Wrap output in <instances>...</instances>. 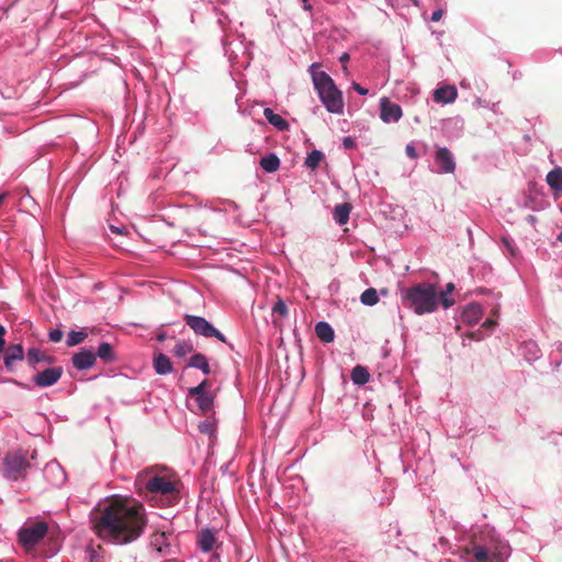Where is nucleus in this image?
<instances>
[{"label": "nucleus", "mask_w": 562, "mask_h": 562, "mask_svg": "<svg viewBox=\"0 0 562 562\" xmlns=\"http://www.w3.org/2000/svg\"><path fill=\"white\" fill-rule=\"evenodd\" d=\"M145 526L144 506L121 498L110 501L93 519L95 533L114 544L133 542L143 533Z\"/></svg>", "instance_id": "f257e3e1"}, {"label": "nucleus", "mask_w": 562, "mask_h": 562, "mask_svg": "<svg viewBox=\"0 0 562 562\" xmlns=\"http://www.w3.org/2000/svg\"><path fill=\"white\" fill-rule=\"evenodd\" d=\"M317 63L311 65L310 70L314 88L326 110L334 114L344 112L342 93L335 85L331 77L325 71H317Z\"/></svg>", "instance_id": "f03ea898"}, {"label": "nucleus", "mask_w": 562, "mask_h": 562, "mask_svg": "<svg viewBox=\"0 0 562 562\" xmlns=\"http://www.w3.org/2000/svg\"><path fill=\"white\" fill-rule=\"evenodd\" d=\"M402 299L418 315L432 313L439 305L438 291L431 283H418L405 289Z\"/></svg>", "instance_id": "7ed1b4c3"}, {"label": "nucleus", "mask_w": 562, "mask_h": 562, "mask_svg": "<svg viewBox=\"0 0 562 562\" xmlns=\"http://www.w3.org/2000/svg\"><path fill=\"white\" fill-rule=\"evenodd\" d=\"M31 467L22 451L9 452L3 458L1 472L4 477L13 481L26 477V471Z\"/></svg>", "instance_id": "20e7f679"}, {"label": "nucleus", "mask_w": 562, "mask_h": 562, "mask_svg": "<svg viewBox=\"0 0 562 562\" xmlns=\"http://www.w3.org/2000/svg\"><path fill=\"white\" fill-rule=\"evenodd\" d=\"M48 526L44 521H36L22 527L19 531V542L26 550L33 549L47 535Z\"/></svg>", "instance_id": "39448f33"}, {"label": "nucleus", "mask_w": 562, "mask_h": 562, "mask_svg": "<svg viewBox=\"0 0 562 562\" xmlns=\"http://www.w3.org/2000/svg\"><path fill=\"white\" fill-rule=\"evenodd\" d=\"M186 324L196 334L206 338L215 337L220 341L225 342V336L217 330L210 322L204 317L189 315L184 316Z\"/></svg>", "instance_id": "423d86ee"}, {"label": "nucleus", "mask_w": 562, "mask_h": 562, "mask_svg": "<svg viewBox=\"0 0 562 562\" xmlns=\"http://www.w3.org/2000/svg\"><path fill=\"white\" fill-rule=\"evenodd\" d=\"M472 553L475 562H503L507 555V548L506 546L490 548L475 544L472 548Z\"/></svg>", "instance_id": "0eeeda50"}, {"label": "nucleus", "mask_w": 562, "mask_h": 562, "mask_svg": "<svg viewBox=\"0 0 562 562\" xmlns=\"http://www.w3.org/2000/svg\"><path fill=\"white\" fill-rule=\"evenodd\" d=\"M146 490L154 495L173 496L177 493L176 481L160 475L150 477Z\"/></svg>", "instance_id": "6e6552de"}, {"label": "nucleus", "mask_w": 562, "mask_h": 562, "mask_svg": "<svg viewBox=\"0 0 562 562\" xmlns=\"http://www.w3.org/2000/svg\"><path fill=\"white\" fill-rule=\"evenodd\" d=\"M211 384L207 379H204L198 386L191 387L189 394L196 400L199 408L206 413L213 407V396L206 391Z\"/></svg>", "instance_id": "1a4fd4ad"}, {"label": "nucleus", "mask_w": 562, "mask_h": 562, "mask_svg": "<svg viewBox=\"0 0 562 562\" xmlns=\"http://www.w3.org/2000/svg\"><path fill=\"white\" fill-rule=\"evenodd\" d=\"M63 375L61 367L47 368L33 376L34 383L40 387L52 386L59 381Z\"/></svg>", "instance_id": "9d476101"}, {"label": "nucleus", "mask_w": 562, "mask_h": 562, "mask_svg": "<svg viewBox=\"0 0 562 562\" xmlns=\"http://www.w3.org/2000/svg\"><path fill=\"white\" fill-rule=\"evenodd\" d=\"M380 105V117L384 123L397 122L403 115L401 106L391 102L387 98H382Z\"/></svg>", "instance_id": "9b49d317"}, {"label": "nucleus", "mask_w": 562, "mask_h": 562, "mask_svg": "<svg viewBox=\"0 0 562 562\" xmlns=\"http://www.w3.org/2000/svg\"><path fill=\"white\" fill-rule=\"evenodd\" d=\"M436 162L440 165V171L443 173H453L456 161L452 153L446 147H439L435 155Z\"/></svg>", "instance_id": "f8f14e48"}, {"label": "nucleus", "mask_w": 562, "mask_h": 562, "mask_svg": "<svg viewBox=\"0 0 562 562\" xmlns=\"http://www.w3.org/2000/svg\"><path fill=\"white\" fill-rule=\"evenodd\" d=\"M97 356L93 351L82 349L72 356V364L78 370H88L95 363Z\"/></svg>", "instance_id": "ddd939ff"}, {"label": "nucleus", "mask_w": 562, "mask_h": 562, "mask_svg": "<svg viewBox=\"0 0 562 562\" xmlns=\"http://www.w3.org/2000/svg\"><path fill=\"white\" fill-rule=\"evenodd\" d=\"M458 95V91L454 86H443L434 91V100L437 103H452Z\"/></svg>", "instance_id": "4468645a"}, {"label": "nucleus", "mask_w": 562, "mask_h": 562, "mask_svg": "<svg viewBox=\"0 0 562 562\" xmlns=\"http://www.w3.org/2000/svg\"><path fill=\"white\" fill-rule=\"evenodd\" d=\"M483 315V311L480 304L471 303L465 306L462 312V321L469 325L476 324Z\"/></svg>", "instance_id": "2eb2a0df"}, {"label": "nucleus", "mask_w": 562, "mask_h": 562, "mask_svg": "<svg viewBox=\"0 0 562 562\" xmlns=\"http://www.w3.org/2000/svg\"><path fill=\"white\" fill-rule=\"evenodd\" d=\"M199 547L203 552H210L215 548L216 538L211 529H203L199 532Z\"/></svg>", "instance_id": "dca6fc26"}, {"label": "nucleus", "mask_w": 562, "mask_h": 562, "mask_svg": "<svg viewBox=\"0 0 562 562\" xmlns=\"http://www.w3.org/2000/svg\"><path fill=\"white\" fill-rule=\"evenodd\" d=\"M263 116L271 125H273L279 131H288L290 127L289 123L281 115L274 113L270 108H266L263 110Z\"/></svg>", "instance_id": "f3484780"}, {"label": "nucleus", "mask_w": 562, "mask_h": 562, "mask_svg": "<svg viewBox=\"0 0 562 562\" xmlns=\"http://www.w3.org/2000/svg\"><path fill=\"white\" fill-rule=\"evenodd\" d=\"M154 368L157 374L165 375L172 371V363L166 355L159 352L154 358Z\"/></svg>", "instance_id": "a211bd4d"}, {"label": "nucleus", "mask_w": 562, "mask_h": 562, "mask_svg": "<svg viewBox=\"0 0 562 562\" xmlns=\"http://www.w3.org/2000/svg\"><path fill=\"white\" fill-rule=\"evenodd\" d=\"M316 336L324 342H331L335 338V333L331 326L326 322H319L315 326Z\"/></svg>", "instance_id": "6ab92c4d"}, {"label": "nucleus", "mask_w": 562, "mask_h": 562, "mask_svg": "<svg viewBox=\"0 0 562 562\" xmlns=\"http://www.w3.org/2000/svg\"><path fill=\"white\" fill-rule=\"evenodd\" d=\"M547 183L558 192H562V168L555 167L547 175Z\"/></svg>", "instance_id": "aec40b11"}, {"label": "nucleus", "mask_w": 562, "mask_h": 562, "mask_svg": "<svg viewBox=\"0 0 562 562\" xmlns=\"http://www.w3.org/2000/svg\"><path fill=\"white\" fill-rule=\"evenodd\" d=\"M260 167L266 172H276L280 168V159L276 154H269L261 158L260 160Z\"/></svg>", "instance_id": "412c9836"}, {"label": "nucleus", "mask_w": 562, "mask_h": 562, "mask_svg": "<svg viewBox=\"0 0 562 562\" xmlns=\"http://www.w3.org/2000/svg\"><path fill=\"white\" fill-rule=\"evenodd\" d=\"M351 205L349 203H341L335 206L334 218L339 225H344L349 220Z\"/></svg>", "instance_id": "4be33fe9"}, {"label": "nucleus", "mask_w": 562, "mask_h": 562, "mask_svg": "<svg viewBox=\"0 0 562 562\" xmlns=\"http://www.w3.org/2000/svg\"><path fill=\"white\" fill-rule=\"evenodd\" d=\"M24 356V350L21 345H12L8 348L4 356V364L10 367L13 361L22 360Z\"/></svg>", "instance_id": "5701e85b"}, {"label": "nucleus", "mask_w": 562, "mask_h": 562, "mask_svg": "<svg viewBox=\"0 0 562 562\" xmlns=\"http://www.w3.org/2000/svg\"><path fill=\"white\" fill-rule=\"evenodd\" d=\"M352 382L357 385H363L369 382L370 373L366 367L356 366L350 375Z\"/></svg>", "instance_id": "b1692460"}, {"label": "nucleus", "mask_w": 562, "mask_h": 562, "mask_svg": "<svg viewBox=\"0 0 562 562\" xmlns=\"http://www.w3.org/2000/svg\"><path fill=\"white\" fill-rule=\"evenodd\" d=\"M190 367L200 369L204 374H210L211 368L206 357L202 353H195L190 358Z\"/></svg>", "instance_id": "393cba45"}, {"label": "nucleus", "mask_w": 562, "mask_h": 562, "mask_svg": "<svg viewBox=\"0 0 562 562\" xmlns=\"http://www.w3.org/2000/svg\"><path fill=\"white\" fill-rule=\"evenodd\" d=\"M27 361L31 366H35L42 361L50 363L53 361V358L44 355L37 348H31L27 351Z\"/></svg>", "instance_id": "a878e982"}, {"label": "nucleus", "mask_w": 562, "mask_h": 562, "mask_svg": "<svg viewBox=\"0 0 562 562\" xmlns=\"http://www.w3.org/2000/svg\"><path fill=\"white\" fill-rule=\"evenodd\" d=\"M104 362H112L115 360V353L113 351V347L109 342H102L97 351V355Z\"/></svg>", "instance_id": "bb28decb"}, {"label": "nucleus", "mask_w": 562, "mask_h": 562, "mask_svg": "<svg viewBox=\"0 0 562 562\" xmlns=\"http://www.w3.org/2000/svg\"><path fill=\"white\" fill-rule=\"evenodd\" d=\"M453 291H454V284L452 282H449L446 285V290L438 293L439 303H441L445 308H449L454 304V300L448 296Z\"/></svg>", "instance_id": "cd10ccee"}, {"label": "nucleus", "mask_w": 562, "mask_h": 562, "mask_svg": "<svg viewBox=\"0 0 562 562\" xmlns=\"http://www.w3.org/2000/svg\"><path fill=\"white\" fill-rule=\"evenodd\" d=\"M323 159L324 154L321 150L314 149L307 155L305 159V165L310 169L315 170Z\"/></svg>", "instance_id": "c85d7f7f"}, {"label": "nucleus", "mask_w": 562, "mask_h": 562, "mask_svg": "<svg viewBox=\"0 0 562 562\" xmlns=\"http://www.w3.org/2000/svg\"><path fill=\"white\" fill-rule=\"evenodd\" d=\"M88 337V333L86 330L75 331L71 330L66 340V345L68 347H74L81 344Z\"/></svg>", "instance_id": "c756f323"}, {"label": "nucleus", "mask_w": 562, "mask_h": 562, "mask_svg": "<svg viewBox=\"0 0 562 562\" xmlns=\"http://www.w3.org/2000/svg\"><path fill=\"white\" fill-rule=\"evenodd\" d=\"M360 301L364 305L372 306L378 303L379 296L375 289L370 288L362 292Z\"/></svg>", "instance_id": "7c9ffc66"}, {"label": "nucleus", "mask_w": 562, "mask_h": 562, "mask_svg": "<svg viewBox=\"0 0 562 562\" xmlns=\"http://www.w3.org/2000/svg\"><path fill=\"white\" fill-rule=\"evenodd\" d=\"M193 351V346L190 342L187 341H179L175 348L173 352L177 357H186L187 355L191 353Z\"/></svg>", "instance_id": "2f4dec72"}, {"label": "nucleus", "mask_w": 562, "mask_h": 562, "mask_svg": "<svg viewBox=\"0 0 562 562\" xmlns=\"http://www.w3.org/2000/svg\"><path fill=\"white\" fill-rule=\"evenodd\" d=\"M288 312V306L281 299H279L272 307V313L278 314L281 317H285Z\"/></svg>", "instance_id": "473e14b6"}, {"label": "nucleus", "mask_w": 562, "mask_h": 562, "mask_svg": "<svg viewBox=\"0 0 562 562\" xmlns=\"http://www.w3.org/2000/svg\"><path fill=\"white\" fill-rule=\"evenodd\" d=\"M50 341L53 342H59L63 339L64 333L56 328L49 331L48 334Z\"/></svg>", "instance_id": "72a5a7b5"}, {"label": "nucleus", "mask_w": 562, "mask_h": 562, "mask_svg": "<svg viewBox=\"0 0 562 562\" xmlns=\"http://www.w3.org/2000/svg\"><path fill=\"white\" fill-rule=\"evenodd\" d=\"M342 145L346 149H351L355 147V140L351 137L347 136L342 139Z\"/></svg>", "instance_id": "f704fd0d"}, {"label": "nucleus", "mask_w": 562, "mask_h": 562, "mask_svg": "<svg viewBox=\"0 0 562 562\" xmlns=\"http://www.w3.org/2000/svg\"><path fill=\"white\" fill-rule=\"evenodd\" d=\"M405 151H406L407 156L413 159L417 157L416 149L413 145H407L405 148Z\"/></svg>", "instance_id": "c9c22d12"}, {"label": "nucleus", "mask_w": 562, "mask_h": 562, "mask_svg": "<svg viewBox=\"0 0 562 562\" xmlns=\"http://www.w3.org/2000/svg\"><path fill=\"white\" fill-rule=\"evenodd\" d=\"M352 88L355 91H357L359 94L366 95L368 93V89L361 87L359 83L353 82Z\"/></svg>", "instance_id": "e433bc0d"}, {"label": "nucleus", "mask_w": 562, "mask_h": 562, "mask_svg": "<svg viewBox=\"0 0 562 562\" xmlns=\"http://www.w3.org/2000/svg\"><path fill=\"white\" fill-rule=\"evenodd\" d=\"M442 14H443V11L442 10H436L432 12L431 14V21L432 22H438L440 21V19L442 18Z\"/></svg>", "instance_id": "4c0bfd02"}, {"label": "nucleus", "mask_w": 562, "mask_h": 562, "mask_svg": "<svg viewBox=\"0 0 562 562\" xmlns=\"http://www.w3.org/2000/svg\"><path fill=\"white\" fill-rule=\"evenodd\" d=\"M495 325H496V321H494V319H492V318H487V319L483 323L482 327H484V328H493Z\"/></svg>", "instance_id": "58836bf2"}, {"label": "nucleus", "mask_w": 562, "mask_h": 562, "mask_svg": "<svg viewBox=\"0 0 562 562\" xmlns=\"http://www.w3.org/2000/svg\"><path fill=\"white\" fill-rule=\"evenodd\" d=\"M165 538H166V535L164 532L159 533V535H156L155 539L153 540V543L154 544H158L159 542L164 541Z\"/></svg>", "instance_id": "ea45409f"}, {"label": "nucleus", "mask_w": 562, "mask_h": 562, "mask_svg": "<svg viewBox=\"0 0 562 562\" xmlns=\"http://www.w3.org/2000/svg\"><path fill=\"white\" fill-rule=\"evenodd\" d=\"M503 243L506 245L510 252H514V249L512 248L510 243L507 238H503Z\"/></svg>", "instance_id": "a19ab883"}, {"label": "nucleus", "mask_w": 562, "mask_h": 562, "mask_svg": "<svg viewBox=\"0 0 562 562\" xmlns=\"http://www.w3.org/2000/svg\"><path fill=\"white\" fill-rule=\"evenodd\" d=\"M300 1L304 3V9L306 11H311L312 10V7L307 3L308 0H300Z\"/></svg>", "instance_id": "79ce46f5"}, {"label": "nucleus", "mask_w": 562, "mask_h": 562, "mask_svg": "<svg viewBox=\"0 0 562 562\" xmlns=\"http://www.w3.org/2000/svg\"><path fill=\"white\" fill-rule=\"evenodd\" d=\"M349 60V55L347 53L342 54L341 57H340V61L341 63H346Z\"/></svg>", "instance_id": "37998d69"}, {"label": "nucleus", "mask_w": 562, "mask_h": 562, "mask_svg": "<svg viewBox=\"0 0 562 562\" xmlns=\"http://www.w3.org/2000/svg\"><path fill=\"white\" fill-rule=\"evenodd\" d=\"M4 345H5V340L0 337V352L3 350Z\"/></svg>", "instance_id": "c03bdc74"}, {"label": "nucleus", "mask_w": 562, "mask_h": 562, "mask_svg": "<svg viewBox=\"0 0 562 562\" xmlns=\"http://www.w3.org/2000/svg\"><path fill=\"white\" fill-rule=\"evenodd\" d=\"M157 339H158L159 341H164V340L166 339V334H159V335L157 336Z\"/></svg>", "instance_id": "a18cd8bd"}, {"label": "nucleus", "mask_w": 562, "mask_h": 562, "mask_svg": "<svg viewBox=\"0 0 562 562\" xmlns=\"http://www.w3.org/2000/svg\"><path fill=\"white\" fill-rule=\"evenodd\" d=\"M4 334H5V328L0 325V337L3 338Z\"/></svg>", "instance_id": "49530a36"}, {"label": "nucleus", "mask_w": 562, "mask_h": 562, "mask_svg": "<svg viewBox=\"0 0 562 562\" xmlns=\"http://www.w3.org/2000/svg\"><path fill=\"white\" fill-rule=\"evenodd\" d=\"M492 313L494 316H498V307H494Z\"/></svg>", "instance_id": "de8ad7c7"}, {"label": "nucleus", "mask_w": 562, "mask_h": 562, "mask_svg": "<svg viewBox=\"0 0 562 562\" xmlns=\"http://www.w3.org/2000/svg\"><path fill=\"white\" fill-rule=\"evenodd\" d=\"M557 239L562 243V232L558 235Z\"/></svg>", "instance_id": "09e8293b"}, {"label": "nucleus", "mask_w": 562, "mask_h": 562, "mask_svg": "<svg viewBox=\"0 0 562 562\" xmlns=\"http://www.w3.org/2000/svg\"><path fill=\"white\" fill-rule=\"evenodd\" d=\"M415 5H418V0H412Z\"/></svg>", "instance_id": "8fccbe9b"}]
</instances>
